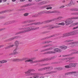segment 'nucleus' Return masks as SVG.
Masks as SVG:
<instances>
[{
  "label": "nucleus",
  "mask_w": 78,
  "mask_h": 78,
  "mask_svg": "<svg viewBox=\"0 0 78 78\" xmlns=\"http://www.w3.org/2000/svg\"><path fill=\"white\" fill-rule=\"evenodd\" d=\"M39 27H35V26H32L29 27H26L23 28H18L19 30H22L27 29L24 30H22L19 32H17L15 34V35H18V34H23V33H25L27 32H29V31H34V30H36L37 29H39Z\"/></svg>",
  "instance_id": "f257e3e1"
},
{
  "label": "nucleus",
  "mask_w": 78,
  "mask_h": 78,
  "mask_svg": "<svg viewBox=\"0 0 78 78\" xmlns=\"http://www.w3.org/2000/svg\"><path fill=\"white\" fill-rule=\"evenodd\" d=\"M62 19V17L59 16L57 18H54L53 20H47L43 22H38L37 23H34L30 24H27V25H28L27 27H29V26H33V25H40V24H42L43 23H49V22H52L53 20H58V19Z\"/></svg>",
  "instance_id": "f03ea898"
},
{
  "label": "nucleus",
  "mask_w": 78,
  "mask_h": 78,
  "mask_svg": "<svg viewBox=\"0 0 78 78\" xmlns=\"http://www.w3.org/2000/svg\"><path fill=\"white\" fill-rule=\"evenodd\" d=\"M78 30L72 31L62 34V36L59 37V38L61 37H69V36H73V35H77L78 34Z\"/></svg>",
  "instance_id": "7ed1b4c3"
},
{
  "label": "nucleus",
  "mask_w": 78,
  "mask_h": 78,
  "mask_svg": "<svg viewBox=\"0 0 78 78\" xmlns=\"http://www.w3.org/2000/svg\"><path fill=\"white\" fill-rule=\"evenodd\" d=\"M51 13H55V11H43L39 12L37 14H36L35 15L32 16V17H39L40 16L41 14H51Z\"/></svg>",
  "instance_id": "20e7f679"
},
{
  "label": "nucleus",
  "mask_w": 78,
  "mask_h": 78,
  "mask_svg": "<svg viewBox=\"0 0 78 78\" xmlns=\"http://www.w3.org/2000/svg\"><path fill=\"white\" fill-rule=\"evenodd\" d=\"M36 59V57L32 58L28 60L25 61V62H32V63H36L37 62H44V61H45L44 58L40 60H35L34 61H33L34 60H35Z\"/></svg>",
  "instance_id": "39448f33"
},
{
  "label": "nucleus",
  "mask_w": 78,
  "mask_h": 78,
  "mask_svg": "<svg viewBox=\"0 0 78 78\" xmlns=\"http://www.w3.org/2000/svg\"><path fill=\"white\" fill-rule=\"evenodd\" d=\"M36 70L34 69H29L27 71L24 72L26 74H29V76H34L36 73H34L31 72H35Z\"/></svg>",
  "instance_id": "423d86ee"
},
{
  "label": "nucleus",
  "mask_w": 78,
  "mask_h": 78,
  "mask_svg": "<svg viewBox=\"0 0 78 78\" xmlns=\"http://www.w3.org/2000/svg\"><path fill=\"white\" fill-rule=\"evenodd\" d=\"M47 27H49L48 30H51V29H53V28H60V27H61V26H52V25H49L48 26H44L43 28H47Z\"/></svg>",
  "instance_id": "0eeeda50"
},
{
  "label": "nucleus",
  "mask_w": 78,
  "mask_h": 78,
  "mask_svg": "<svg viewBox=\"0 0 78 78\" xmlns=\"http://www.w3.org/2000/svg\"><path fill=\"white\" fill-rule=\"evenodd\" d=\"M74 74V76H78V71H72L71 72H69L65 74V75H73Z\"/></svg>",
  "instance_id": "6e6552de"
},
{
  "label": "nucleus",
  "mask_w": 78,
  "mask_h": 78,
  "mask_svg": "<svg viewBox=\"0 0 78 78\" xmlns=\"http://www.w3.org/2000/svg\"><path fill=\"white\" fill-rule=\"evenodd\" d=\"M51 69V70H52L53 69V66H48L47 67H45L43 68L40 69H38V71H39V72L41 71H43V70H47V69Z\"/></svg>",
  "instance_id": "1a4fd4ad"
},
{
  "label": "nucleus",
  "mask_w": 78,
  "mask_h": 78,
  "mask_svg": "<svg viewBox=\"0 0 78 78\" xmlns=\"http://www.w3.org/2000/svg\"><path fill=\"white\" fill-rule=\"evenodd\" d=\"M28 58H22L18 59V58H15L12 60L13 62H20V61H24L27 59Z\"/></svg>",
  "instance_id": "9d476101"
},
{
  "label": "nucleus",
  "mask_w": 78,
  "mask_h": 78,
  "mask_svg": "<svg viewBox=\"0 0 78 78\" xmlns=\"http://www.w3.org/2000/svg\"><path fill=\"white\" fill-rule=\"evenodd\" d=\"M20 37H21V36H14L12 38L5 40V42H9V41H11L14 40L15 39H18V38H20Z\"/></svg>",
  "instance_id": "9b49d317"
},
{
  "label": "nucleus",
  "mask_w": 78,
  "mask_h": 78,
  "mask_svg": "<svg viewBox=\"0 0 78 78\" xmlns=\"http://www.w3.org/2000/svg\"><path fill=\"white\" fill-rule=\"evenodd\" d=\"M15 22H16V20L9 21L7 22L4 23L3 24V26H5V25H9V24H12V23H15Z\"/></svg>",
  "instance_id": "f8f14e48"
},
{
  "label": "nucleus",
  "mask_w": 78,
  "mask_h": 78,
  "mask_svg": "<svg viewBox=\"0 0 78 78\" xmlns=\"http://www.w3.org/2000/svg\"><path fill=\"white\" fill-rule=\"evenodd\" d=\"M78 41H75L73 43L71 42L70 43V46L72 47H73V46H78Z\"/></svg>",
  "instance_id": "ddd939ff"
},
{
  "label": "nucleus",
  "mask_w": 78,
  "mask_h": 78,
  "mask_svg": "<svg viewBox=\"0 0 78 78\" xmlns=\"http://www.w3.org/2000/svg\"><path fill=\"white\" fill-rule=\"evenodd\" d=\"M69 66H70L71 68H72V67L75 68L76 67V66L78 65V63H69Z\"/></svg>",
  "instance_id": "4468645a"
},
{
  "label": "nucleus",
  "mask_w": 78,
  "mask_h": 78,
  "mask_svg": "<svg viewBox=\"0 0 78 78\" xmlns=\"http://www.w3.org/2000/svg\"><path fill=\"white\" fill-rule=\"evenodd\" d=\"M13 11V10H7L0 12V14H3V13H5V12H11V11Z\"/></svg>",
  "instance_id": "2eb2a0df"
},
{
  "label": "nucleus",
  "mask_w": 78,
  "mask_h": 78,
  "mask_svg": "<svg viewBox=\"0 0 78 78\" xmlns=\"http://www.w3.org/2000/svg\"><path fill=\"white\" fill-rule=\"evenodd\" d=\"M35 21V20H29L28 21H26L23 22V23L25 24V23H27V22H28L29 23H31V22H34Z\"/></svg>",
  "instance_id": "dca6fc26"
},
{
  "label": "nucleus",
  "mask_w": 78,
  "mask_h": 78,
  "mask_svg": "<svg viewBox=\"0 0 78 78\" xmlns=\"http://www.w3.org/2000/svg\"><path fill=\"white\" fill-rule=\"evenodd\" d=\"M53 53H55V51H50L45 52L44 54V55H47V54H53Z\"/></svg>",
  "instance_id": "f3484780"
},
{
  "label": "nucleus",
  "mask_w": 78,
  "mask_h": 78,
  "mask_svg": "<svg viewBox=\"0 0 78 78\" xmlns=\"http://www.w3.org/2000/svg\"><path fill=\"white\" fill-rule=\"evenodd\" d=\"M53 53H55V51H50L45 52L44 54V55H47V54H53Z\"/></svg>",
  "instance_id": "a211bd4d"
},
{
  "label": "nucleus",
  "mask_w": 78,
  "mask_h": 78,
  "mask_svg": "<svg viewBox=\"0 0 78 78\" xmlns=\"http://www.w3.org/2000/svg\"><path fill=\"white\" fill-rule=\"evenodd\" d=\"M56 73V71H54L46 73H44V75H46V74H49V75H51V74H53V73Z\"/></svg>",
  "instance_id": "6ab92c4d"
},
{
  "label": "nucleus",
  "mask_w": 78,
  "mask_h": 78,
  "mask_svg": "<svg viewBox=\"0 0 78 78\" xmlns=\"http://www.w3.org/2000/svg\"><path fill=\"white\" fill-rule=\"evenodd\" d=\"M34 5V3H29L26 5H24L21 7V8H23V7H26L27 6H30L31 5Z\"/></svg>",
  "instance_id": "aec40b11"
},
{
  "label": "nucleus",
  "mask_w": 78,
  "mask_h": 78,
  "mask_svg": "<svg viewBox=\"0 0 78 78\" xmlns=\"http://www.w3.org/2000/svg\"><path fill=\"white\" fill-rule=\"evenodd\" d=\"M14 46H15V44H13L12 45H9L5 47V49H7L9 48H12V47H13Z\"/></svg>",
  "instance_id": "412c9836"
},
{
  "label": "nucleus",
  "mask_w": 78,
  "mask_h": 78,
  "mask_svg": "<svg viewBox=\"0 0 78 78\" xmlns=\"http://www.w3.org/2000/svg\"><path fill=\"white\" fill-rule=\"evenodd\" d=\"M52 41H45L42 42V44H48L49 43H51L52 42Z\"/></svg>",
  "instance_id": "4be33fe9"
},
{
  "label": "nucleus",
  "mask_w": 78,
  "mask_h": 78,
  "mask_svg": "<svg viewBox=\"0 0 78 78\" xmlns=\"http://www.w3.org/2000/svg\"><path fill=\"white\" fill-rule=\"evenodd\" d=\"M59 48L62 50H66V48H67V47L65 46H60Z\"/></svg>",
  "instance_id": "5701e85b"
},
{
  "label": "nucleus",
  "mask_w": 78,
  "mask_h": 78,
  "mask_svg": "<svg viewBox=\"0 0 78 78\" xmlns=\"http://www.w3.org/2000/svg\"><path fill=\"white\" fill-rule=\"evenodd\" d=\"M68 19V20H72V19L73 20L78 19V16L72 17L71 18H69Z\"/></svg>",
  "instance_id": "b1692460"
},
{
  "label": "nucleus",
  "mask_w": 78,
  "mask_h": 78,
  "mask_svg": "<svg viewBox=\"0 0 78 78\" xmlns=\"http://www.w3.org/2000/svg\"><path fill=\"white\" fill-rule=\"evenodd\" d=\"M15 44L17 48V47L19 46V42L17 41H15Z\"/></svg>",
  "instance_id": "393cba45"
},
{
  "label": "nucleus",
  "mask_w": 78,
  "mask_h": 78,
  "mask_svg": "<svg viewBox=\"0 0 78 78\" xmlns=\"http://www.w3.org/2000/svg\"><path fill=\"white\" fill-rule=\"evenodd\" d=\"M54 69L55 70H63V68L62 67L55 68Z\"/></svg>",
  "instance_id": "a878e982"
},
{
  "label": "nucleus",
  "mask_w": 78,
  "mask_h": 78,
  "mask_svg": "<svg viewBox=\"0 0 78 78\" xmlns=\"http://www.w3.org/2000/svg\"><path fill=\"white\" fill-rule=\"evenodd\" d=\"M52 45L51 44H48L45 46H43L42 47V48H45L46 47H51Z\"/></svg>",
  "instance_id": "bb28decb"
},
{
  "label": "nucleus",
  "mask_w": 78,
  "mask_h": 78,
  "mask_svg": "<svg viewBox=\"0 0 78 78\" xmlns=\"http://www.w3.org/2000/svg\"><path fill=\"white\" fill-rule=\"evenodd\" d=\"M73 11H78V9L77 8H74L71 9Z\"/></svg>",
  "instance_id": "cd10ccee"
},
{
  "label": "nucleus",
  "mask_w": 78,
  "mask_h": 78,
  "mask_svg": "<svg viewBox=\"0 0 78 78\" xmlns=\"http://www.w3.org/2000/svg\"><path fill=\"white\" fill-rule=\"evenodd\" d=\"M18 52L17 51V49H15L13 51V55H17Z\"/></svg>",
  "instance_id": "c85d7f7f"
},
{
  "label": "nucleus",
  "mask_w": 78,
  "mask_h": 78,
  "mask_svg": "<svg viewBox=\"0 0 78 78\" xmlns=\"http://www.w3.org/2000/svg\"><path fill=\"white\" fill-rule=\"evenodd\" d=\"M45 1H43L42 2H41L39 3V5H44V4H45Z\"/></svg>",
  "instance_id": "c756f323"
},
{
  "label": "nucleus",
  "mask_w": 78,
  "mask_h": 78,
  "mask_svg": "<svg viewBox=\"0 0 78 78\" xmlns=\"http://www.w3.org/2000/svg\"><path fill=\"white\" fill-rule=\"evenodd\" d=\"M56 25H58L63 26V25H65V23H64L63 22H62V23H56Z\"/></svg>",
  "instance_id": "7c9ffc66"
},
{
  "label": "nucleus",
  "mask_w": 78,
  "mask_h": 78,
  "mask_svg": "<svg viewBox=\"0 0 78 78\" xmlns=\"http://www.w3.org/2000/svg\"><path fill=\"white\" fill-rule=\"evenodd\" d=\"M49 6H50L49 5H46L44 6H42L41 7V9H43L44 8H48V7H49Z\"/></svg>",
  "instance_id": "2f4dec72"
},
{
  "label": "nucleus",
  "mask_w": 78,
  "mask_h": 78,
  "mask_svg": "<svg viewBox=\"0 0 78 78\" xmlns=\"http://www.w3.org/2000/svg\"><path fill=\"white\" fill-rule=\"evenodd\" d=\"M56 58V56H54L52 57H51L49 58V61H50V60L54 59H55Z\"/></svg>",
  "instance_id": "473e14b6"
},
{
  "label": "nucleus",
  "mask_w": 78,
  "mask_h": 78,
  "mask_svg": "<svg viewBox=\"0 0 78 78\" xmlns=\"http://www.w3.org/2000/svg\"><path fill=\"white\" fill-rule=\"evenodd\" d=\"M65 24L66 25H68L70 24L69 20H66L65 21Z\"/></svg>",
  "instance_id": "72a5a7b5"
},
{
  "label": "nucleus",
  "mask_w": 78,
  "mask_h": 78,
  "mask_svg": "<svg viewBox=\"0 0 78 78\" xmlns=\"http://www.w3.org/2000/svg\"><path fill=\"white\" fill-rule=\"evenodd\" d=\"M54 48L53 47H51L49 48H46L47 50V51H48L49 50H52V49H53Z\"/></svg>",
  "instance_id": "f704fd0d"
},
{
  "label": "nucleus",
  "mask_w": 78,
  "mask_h": 78,
  "mask_svg": "<svg viewBox=\"0 0 78 78\" xmlns=\"http://www.w3.org/2000/svg\"><path fill=\"white\" fill-rule=\"evenodd\" d=\"M59 34H54V35H51L52 37H55V36H58L59 35Z\"/></svg>",
  "instance_id": "c9c22d12"
},
{
  "label": "nucleus",
  "mask_w": 78,
  "mask_h": 78,
  "mask_svg": "<svg viewBox=\"0 0 78 78\" xmlns=\"http://www.w3.org/2000/svg\"><path fill=\"white\" fill-rule=\"evenodd\" d=\"M65 68H66V69H69L70 68H71L70 66L69 65L65 66Z\"/></svg>",
  "instance_id": "e433bc0d"
},
{
  "label": "nucleus",
  "mask_w": 78,
  "mask_h": 78,
  "mask_svg": "<svg viewBox=\"0 0 78 78\" xmlns=\"http://www.w3.org/2000/svg\"><path fill=\"white\" fill-rule=\"evenodd\" d=\"M75 58V57H69L68 58V59H70L71 60L72 59H74Z\"/></svg>",
  "instance_id": "4c0bfd02"
},
{
  "label": "nucleus",
  "mask_w": 78,
  "mask_h": 78,
  "mask_svg": "<svg viewBox=\"0 0 78 78\" xmlns=\"http://www.w3.org/2000/svg\"><path fill=\"white\" fill-rule=\"evenodd\" d=\"M28 27V25L27 24H25V25H22V27L21 28H23V27Z\"/></svg>",
  "instance_id": "58836bf2"
},
{
  "label": "nucleus",
  "mask_w": 78,
  "mask_h": 78,
  "mask_svg": "<svg viewBox=\"0 0 78 78\" xmlns=\"http://www.w3.org/2000/svg\"><path fill=\"white\" fill-rule=\"evenodd\" d=\"M71 14L72 15H78V12L72 13Z\"/></svg>",
  "instance_id": "ea45409f"
},
{
  "label": "nucleus",
  "mask_w": 78,
  "mask_h": 78,
  "mask_svg": "<svg viewBox=\"0 0 78 78\" xmlns=\"http://www.w3.org/2000/svg\"><path fill=\"white\" fill-rule=\"evenodd\" d=\"M50 32V31L43 32L41 33V34H46L47 33H49Z\"/></svg>",
  "instance_id": "a19ab883"
},
{
  "label": "nucleus",
  "mask_w": 78,
  "mask_h": 78,
  "mask_svg": "<svg viewBox=\"0 0 78 78\" xmlns=\"http://www.w3.org/2000/svg\"><path fill=\"white\" fill-rule=\"evenodd\" d=\"M49 64H42L41 65H40V66H47V65H49Z\"/></svg>",
  "instance_id": "79ce46f5"
},
{
  "label": "nucleus",
  "mask_w": 78,
  "mask_h": 78,
  "mask_svg": "<svg viewBox=\"0 0 78 78\" xmlns=\"http://www.w3.org/2000/svg\"><path fill=\"white\" fill-rule=\"evenodd\" d=\"M72 54H68L67 55H63V56H72Z\"/></svg>",
  "instance_id": "37998d69"
},
{
  "label": "nucleus",
  "mask_w": 78,
  "mask_h": 78,
  "mask_svg": "<svg viewBox=\"0 0 78 78\" xmlns=\"http://www.w3.org/2000/svg\"><path fill=\"white\" fill-rule=\"evenodd\" d=\"M72 41H73V40H66V41H65V42H72Z\"/></svg>",
  "instance_id": "c03bdc74"
},
{
  "label": "nucleus",
  "mask_w": 78,
  "mask_h": 78,
  "mask_svg": "<svg viewBox=\"0 0 78 78\" xmlns=\"http://www.w3.org/2000/svg\"><path fill=\"white\" fill-rule=\"evenodd\" d=\"M55 64H60V63H61V62H62L61 61H60V62H54Z\"/></svg>",
  "instance_id": "a18cd8bd"
},
{
  "label": "nucleus",
  "mask_w": 78,
  "mask_h": 78,
  "mask_svg": "<svg viewBox=\"0 0 78 78\" xmlns=\"http://www.w3.org/2000/svg\"><path fill=\"white\" fill-rule=\"evenodd\" d=\"M69 24H71V23H73V22L72 20H69Z\"/></svg>",
  "instance_id": "49530a36"
},
{
  "label": "nucleus",
  "mask_w": 78,
  "mask_h": 78,
  "mask_svg": "<svg viewBox=\"0 0 78 78\" xmlns=\"http://www.w3.org/2000/svg\"><path fill=\"white\" fill-rule=\"evenodd\" d=\"M52 9V7H49L46 8V9Z\"/></svg>",
  "instance_id": "de8ad7c7"
},
{
  "label": "nucleus",
  "mask_w": 78,
  "mask_h": 78,
  "mask_svg": "<svg viewBox=\"0 0 78 78\" xmlns=\"http://www.w3.org/2000/svg\"><path fill=\"white\" fill-rule=\"evenodd\" d=\"M47 51V49H44L41 51V52H44V51Z\"/></svg>",
  "instance_id": "09e8293b"
},
{
  "label": "nucleus",
  "mask_w": 78,
  "mask_h": 78,
  "mask_svg": "<svg viewBox=\"0 0 78 78\" xmlns=\"http://www.w3.org/2000/svg\"><path fill=\"white\" fill-rule=\"evenodd\" d=\"M29 15V13H25L23 15V16H28Z\"/></svg>",
  "instance_id": "8fccbe9b"
},
{
  "label": "nucleus",
  "mask_w": 78,
  "mask_h": 78,
  "mask_svg": "<svg viewBox=\"0 0 78 78\" xmlns=\"http://www.w3.org/2000/svg\"><path fill=\"white\" fill-rule=\"evenodd\" d=\"M48 38H47V37H45V38H43L41 39V41H43V40H45V39H47Z\"/></svg>",
  "instance_id": "3c124183"
},
{
  "label": "nucleus",
  "mask_w": 78,
  "mask_h": 78,
  "mask_svg": "<svg viewBox=\"0 0 78 78\" xmlns=\"http://www.w3.org/2000/svg\"><path fill=\"white\" fill-rule=\"evenodd\" d=\"M44 61H50V59L48 58H44Z\"/></svg>",
  "instance_id": "603ef678"
},
{
  "label": "nucleus",
  "mask_w": 78,
  "mask_h": 78,
  "mask_svg": "<svg viewBox=\"0 0 78 78\" xmlns=\"http://www.w3.org/2000/svg\"><path fill=\"white\" fill-rule=\"evenodd\" d=\"M2 64L3 63H5V62H7V61L6 60H2Z\"/></svg>",
  "instance_id": "864d4df0"
},
{
  "label": "nucleus",
  "mask_w": 78,
  "mask_h": 78,
  "mask_svg": "<svg viewBox=\"0 0 78 78\" xmlns=\"http://www.w3.org/2000/svg\"><path fill=\"white\" fill-rule=\"evenodd\" d=\"M25 9H19V11H25Z\"/></svg>",
  "instance_id": "5fc2aeb1"
},
{
  "label": "nucleus",
  "mask_w": 78,
  "mask_h": 78,
  "mask_svg": "<svg viewBox=\"0 0 78 78\" xmlns=\"http://www.w3.org/2000/svg\"><path fill=\"white\" fill-rule=\"evenodd\" d=\"M58 48H56L54 49V50L55 51H56V52H58Z\"/></svg>",
  "instance_id": "6e6d98bb"
},
{
  "label": "nucleus",
  "mask_w": 78,
  "mask_h": 78,
  "mask_svg": "<svg viewBox=\"0 0 78 78\" xmlns=\"http://www.w3.org/2000/svg\"><path fill=\"white\" fill-rule=\"evenodd\" d=\"M61 50L58 48V49L57 50V52H58V53H60V52H61Z\"/></svg>",
  "instance_id": "4d7b16f0"
},
{
  "label": "nucleus",
  "mask_w": 78,
  "mask_h": 78,
  "mask_svg": "<svg viewBox=\"0 0 78 78\" xmlns=\"http://www.w3.org/2000/svg\"><path fill=\"white\" fill-rule=\"evenodd\" d=\"M5 29H6V28H2V29H0V31H2V30H5Z\"/></svg>",
  "instance_id": "13d9d810"
},
{
  "label": "nucleus",
  "mask_w": 78,
  "mask_h": 78,
  "mask_svg": "<svg viewBox=\"0 0 78 78\" xmlns=\"http://www.w3.org/2000/svg\"><path fill=\"white\" fill-rule=\"evenodd\" d=\"M34 78H38L39 76H34Z\"/></svg>",
  "instance_id": "bf43d9fd"
},
{
  "label": "nucleus",
  "mask_w": 78,
  "mask_h": 78,
  "mask_svg": "<svg viewBox=\"0 0 78 78\" xmlns=\"http://www.w3.org/2000/svg\"><path fill=\"white\" fill-rule=\"evenodd\" d=\"M76 51V50L74 49H72L70 50V51Z\"/></svg>",
  "instance_id": "052dcab7"
},
{
  "label": "nucleus",
  "mask_w": 78,
  "mask_h": 78,
  "mask_svg": "<svg viewBox=\"0 0 78 78\" xmlns=\"http://www.w3.org/2000/svg\"><path fill=\"white\" fill-rule=\"evenodd\" d=\"M65 6L64 5H62V6H61L60 7V8H64V7Z\"/></svg>",
  "instance_id": "680f3d73"
},
{
  "label": "nucleus",
  "mask_w": 78,
  "mask_h": 78,
  "mask_svg": "<svg viewBox=\"0 0 78 78\" xmlns=\"http://www.w3.org/2000/svg\"><path fill=\"white\" fill-rule=\"evenodd\" d=\"M55 12L56 13H60V12L58 11L57 10H55Z\"/></svg>",
  "instance_id": "e2e57ef3"
},
{
  "label": "nucleus",
  "mask_w": 78,
  "mask_h": 78,
  "mask_svg": "<svg viewBox=\"0 0 78 78\" xmlns=\"http://www.w3.org/2000/svg\"><path fill=\"white\" fill-rule=\"evenodd\" d=\"M5 19V17L0 16V19Z\"/></svg>",
  "instance_id": "0e129e2a"
},
{
  "label": "nucleus",
  "mask_w": 78,
  "mask_h": 78,
  "mask_svg": "<svg viewBox=\"0 0 78 78\" xmlns=\"http://www.w3.org/2000/svg\"><path fill=\"white\" fill-rule=\"evenodd\" d=\"M48 39H50V38H51V37H52V36L51 35L49 37H47Z\"/></svg>",
  "instance_id": "69168bd1"
},
{
  "label": "nucleus",
  "mask_w": 78,
  "mask_h": 78,
  "mask_svg": "<svg viewBox=\"0 0 78 78\" xmlns=\"http://www.w3.org/2000/svg\"><path fill=\"white\" fill-rule=\"evenodd\" d=\"M70 4L72 5L73 4V1H71Z\"/></svg>",
  "instance_id": "338daca9"
},
{
  "label": "nucleus",
  "mask_w": 78,
  "mask_h": 78,
  "mask_svg": "<svg viewBox=\"0 0 78 78\" xmlns=\"http://www.w3.org/2000/svg\"><path fill=\"white\" fill-rule=\"evenodd\" d=\"M74 24L75 25H78V22L76 23H74Z\"/></svg>",
  "instance_id": "774afa93"
}]
</instances>
